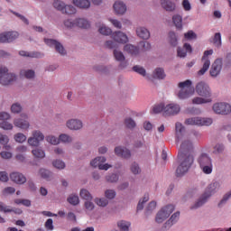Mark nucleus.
<instances>
[{
  "label": "nucleus",
  "mask_w": 231,
  "mask_h": 231,
  "mask_svg": "<svg viewBox=\"0 0 231 231\" xmlns=\"http://www.w3.org/2000/svg\"><path fill=\"white\" fill-rule=\"evenodd\" d=\"M116 15H125L127 12V5L122 0H117L113 5Z\"/></svg>",
  "instance_id": "dca6fc26"
},
{
  "label": "nucleus",
  "mask_w": 231,
  "mask_h": 231,
  "mask_svg": "<svg viewBox=\"0 0 231 231\" xmlns=\"http://www.w3.org/2000/svg\"><path fill=\"white\" fill-rule=\"evenodd\" d=\"M39 174L41 178H42L43 180H46L47 181H50L51 180V171H50L49 170L41 168L39 170Z\"/></svg>",
  "instance_id": "ea45409f"
},
{
  "label": "nucleus",
  "mask_w": 231,
  "mask_h": 231,
  "mask_svg": "<svg viewBox=\"0 0 231 231\" xmlns=\"http://www.w3.org/2000/svg\"><path fill=\"white\" fill-rule=\"evenodd\" d=\"M14 82H17V74L10 72L8 68H0V84L1 86H12Z\"/></svg>",
  "instance_id": "39448f33"
},
{
  "label": "nucleus",
  "mask_w": 231,
  "mask_h": 231,
  "mask_svg": "<svg viewBox=\"0 0 231 231\" xmlns=\"http://www.w3.org/2000/svg\"><path fill=\"white\" fill-rule=\"evenodd\" d=\"M23 112V106L21 105V103H14L11 106V113H13L14 115H19V113Z\"/></svg>",
  "instance_id": "de8ad7c7"
},
{
  "label": "nucleus",
  "mask_w": 231,
  "mask_h": 231,
  "mask_svg": "<svg viewBox=\"0 0 231 231\" xmlns=\"http://www.w3.org/2000/svg\"><path fill=\"white\" fill-rule=\"evenodd\" d=\"M44 134L41 130L32 132V136L28 138L27 143L31 147H39L41 142H44Z\"/></svg>",
  "instance_id": "6e6552de"
},
{
  "label": "nucleus",
  "mask_w": 231,
  "mask_h": 231,
  "mask_svg": "<svg viewBox=\"0 0 231 231\" xmlns=\"http://www.w3.org/2000/svg\"><path fill=\"white\" fill-rule=\"evenodd\" d=\"M180 221V211L175 212L169 220H167L163 226L162 230H169L173 225H176Z\"/></svg>",
  "instance_id": "4be33fe9"
},
{
  "label": "nucleus",
  "mask_w": 231,
  "mask_h": 231,
  "mask_svg": "<svg viewBox=\"0 0 231 231\" xmlns=\"http://www.w3.org/2000/svg\"><path fill=\"white\" fill-rule=\"evenodd\" d=\"M76 26L78 28L88 30V28H91V23L86 18H76Z\"/></svg>",
  "instance_id": "7c9ffc66"
},
{
  "label": "nucleus",
  "mask_w": 231,
  "mask_h": 231,
  "mask_svg": "<svg viewBox=\"0 0 231 231\" xmlns=\"http://www.w3.org/2000/svg\"><path fill=\"white\" fill-rule=\"evenodd\" d=\"M156 209V201H151L145 209L146 216H150Z\"/></svg>",
  "instance_id": "603ef678"
},
{
  "label": "nucleus",
  "mask_w": 231,
  "mask_h": 231,
  "mask_svg": "<svg viewBox=\"0 0 231 231\" xmlns=\"http://www.w3.org/2000/svg\"><path fill=\"white\" fill-rule=\"evenodd\" d=\"M124 51H125V53H128V55H132V57H136L140 55V47L131 43H126L124 46Z\"/></svg>",
  "instance_id": "b1692460"
},
{
  "label": "nucleus",
  "mask_w": 231,
  "mask_h": 231,
  "mask_svg": "<svg viewBox=\"0 0 231 231\" xmlns=\"http://www.w3.org/2000/svg\"><path fill=\"white\" fill-rule=\"evenodd\" d=\"M221 69H223V60L217 59L211 65L209 75L216 79L221 73Z\"/></svg>",
  "instance_id": "2eb2a0df"
},
{
  "label": "nucleus",
  "mask_w": 231,
  "mask_h": 231,
  "mask_svg": "<svg viewBox=\"0 0 231 231\" xmlns=\"http://www.w3.org/2000/svg\"><path fill=\"white\" fill-rule=\"evenodd\" d=\"M105 198H106V199H115V198H116V191L115 189H106Z\"/></svg>",
  "instance_id": "e2e57ef3"
},
{
  "label": "nucleus",
  "mask_w": 231,
  "mask_h": 231,
  "mask_svg": "<svg viewBox=\"0 0 231 231\" xmlns=\"http://www.w3.org/2000/svg\"><path fill=\"white\" fill-rule=\"evenodd\" d=\"M221 189V184L219 181L211 182L206 189L205 192L189 207L190 210H198V208H201L203 205H206L210 198L217 192Z\"/></svg>",
  "instance_id": "f03ea898"
},
{
  "label": "nucleus",
  "mask_w": 231,
  "mask_h": 231,
  "mask_svg": "<svg viewBox=\"0 0 231 231\" xmlns=\"http://www.w3.org/2000/svg\"><path fill=\"white\" fill-rule=\"evenodd\" d=\"M113 55L116 60H117V62H120L118 66L120 69H125V68L129 66V62L125 60V55H124V52H122V51L116 49L113 51Z\"/></svg>",
  "instance_id": "ddd939ff"
},
{
  "label": "nucleus",
  "mask_w": 231,
  "mask_h": 231,
  "mask_svg": "<svg viewBox=\"0 0 231 231\" xmlns=\"http://www.w3.org/2000/svg\"><path fill=\"white\" fill-rule=\"evenodd\" d=\"M14 138L17 143H24L26 142V136L23 133L15 134Z\"/></svg>",
  "instance_id": "bf43d9fd"
},
{
  "label": "nucleus",
  "mask_w": 231,
  "mask_h": 231,
  "mask_svg": "<svg viewBox=\"0 0 231 231\" xmlns=\"http://www.w3.org/2000/svg\"><path fill=\"white\" fill-rule=\"evenodd\" d=\"M135 33L139 39L143 41H149L151 39V31L144 26H137L135 28Z\"/></svg>",
  "instance_id": "a211bd4d"
},
{
  "label": "nucleus",
  "mask_w": 231,
  "mask_h": 231,
  "mask_svg": "<svg viewBox=\"0 0 231 231\" xmlns=\"http://www.w3.org/2000/svg\"><path fill=\"white\" fill-rule=\"evenodd\" d=\"M117 226L121 231H129V228H131V222L127 220H119L117 222Z\"/></svg>",
  "instance_id": "4c0bfd02"
},
{
  "label": "nucleus",
  "mask_w": 231,
  "mask_h": 231,
  "mask_svg": "<svg viewBox=\"0 0 231 231\" xmlns=\"http://www.w3.org/2000/svg\"><path fill=\"white\" fill-rule=\"evenodd\" d=\"M195 91L199 97L204 98H210L212 97V90H210V87L205 81L199 82L195 87Z\"/></svg>",
  "instance_id": "1a4fd4ad"
},
{
  "label": "nucleus",
  "mask_w": 231,
  "mask_h": 231,
  "mask_svg": "<svg viewBox=\"0 0 231 231\" xmlns=\"http://www.w3.org/2000/svg\"><path fill=\"white\" fill-rule=\"evenodd\" d=\"M45 140L48 143L51 145H59L60 144V139L59 137L53 135V134H49L45 137Z\"/></svg>",
  "instance_id": "c03bdc74"
},
{
  "label": "nucleus",
  "mask_w": 231,
  "mask_h": 231,
  "mask_svg": "<svg viewBox=\"0 0 231 231\" xmlns=\"http://www.w3.org/2000/svg\"><path fill=\"white\" fill-rule=\"evenodd\" d=\"M105 180L107 183H118L120 176L116 173H109L105 177Z\"/></svg>",
  "instance_id": "58836bf2"
},
{
  "label": "nucleus",
  "mask_w": 231,
  "mask_h": 231,
  "mask_svg": "<svg viewBox=\"0 0 231 231\" xmlns=\"http://www.w3.org/2000/svg\"><path fill=\"white\" fill-rule=\"evenodd\" d=\"M214 154H223L225 152V144L217 143L214 147Z\"/></svg>",
  "instance_id": "052dcab7"
},
{
  "label": "nucleus",
  "mask_w": 231,
  "mask_h": 231,
  "mask_svg": "<svg viewBox=\"0 0 231 231\" xmlns=\"http://www.w3.org/2000/svg\"><path fill=\"white\" fill-rule=\"evenodd\" d=\"M32 154L38 160H43V158H46V152H44V150L42 148H35L32 150Z\"/></svg>",
  "instance_id": "f704fd0d"
},
{
  "label": "nucleus",
  "mask_w": 231,
  "mask_h": 231,
  "mask_svg": "<svg viewBox=\"0 0 231 231\" xmlns=\"http://www.w3.org/2000/svg\"><path fill=\"white\" fill-rule=\"evenodd\" d=\"M212 109L216 115H230L231 105L225 102L215 103Z\"/></svg>",
  "instance_id": "9d476101"
},
{
  "label": "nucleus",
  "mask_w": 231,
  "mask_h": 231,
  "mask_svg": "<svg viewBox=\"0 0 231 231\" xmlns=\"http://www.w3.org/2000/svg\"><path fill=\"white\" fill-rule=\"evenodd\" d=\"M14 125L23 131H28L30 129V122L23 118H16L14 120Z\"/></svg>",
  "instance_id": "a878e982"
},
{
  "label": "nucleus",
  "mask_w": 231,
  "mask_h": 231,
  "mask_svg": "<svg viewBox=\"0 0 231 231\" xmlns=\"http://www.w3.org/2000/svg\"><path fill=\"white\" fill-rule=\"evenodd\" d=\"M72 4L80 10H89V8H91L90 0H72Z\"/></svg>",
  "instance_id": "bb28decb"
},
{
  "label": "nucleus",
  "mask_w": 231,
  "mask_h": 231,
  "mask_svg": "<svg viewBox=\"0 0 231 231\" xmlns=\"http://www.w3.org/2000/svg\"><path fill=\"white\" fill-rule=\"evenodd\" d=\"M139 46L141 47L143 51H150L152 48L151 42L145 41L140 42Z\"/></svg>",
  "instance_id": "338daca9"
},
{
  "label": "nucleus",
  "mask_w": 231,
  "mask_h": 231,
  "mask_svg": "<svg viewBox=\"0 0 231 231\" xmlns=\"http://www.w3.org/2000/svg\"><path fill=\"white\" fill-rule=\"evenodd\" d=\"M63 14H66L67 15H73L77 14V8H75V6L71 5H65V9Z\"/></svg>",
  "instance_id": "3c124183"
},
{
  "label": "nucleus",
  "mask_w": 231,
  "mask_h": 231,
  "mask_svg": "<svg viewBox=\"0 0 231 231\" xmlns=\"http://www.w3.org/2000/svg\"><path fill=\"white\" fill-rule=\"evenodd\" d=\"M52 5L55 10H58V12H61V14L64 13V9L66 8V4L64 2L60 0H54Z\"/></svg>",
  "instance_id": "37998d69"
},
{
  "label": "nucleus",
  "mask_w": 231,
  "mask_h": 231,
  "mask_svg": "<svg viewBox=\"0 0 231 231\" xmlns=\"http://www.w3.org/2000/svg\"><path fill=\"white\" fill-rule=\"evenodd\" d=\"M19 38V32H4L0 33V43L7 44L10 42H14L16 39Z\"/></svg>",
  "instance_id": "9b49d317"
},
{
  "label": "nucleus",
  "mask_w": 231,
  "mask_h": 231,
  "mask_svg": "<svg viewBox=\"0 0 231 231\" xmlns=\"http://www.w3.org/2000/svg\"><path fill=\"white\" fill-rule=\"evenodd\" d=\"M213 44H214V46H216V48H219L222 45L221 32L215 33L214 38H213Z\"/></svg>",
  "instance_id": "13d9d810"
},
{
  "label": "nucleus",
  "mask_w": 231,
  "mask_h": 231,
  "mask_svg": "<svg viewBox=\"0 0 231 231\" xmlns=\"http://www.w3.org/2000/svg\"><path fill=\"white\" fill-rule=\"evenodd\" d=\"M168 42L172 46V48H176V46H178V34H176L174 31L169 32Z\"/></svg>",
  "instance_id": "2f4dec72"
},
{
  "label": "nucleus",
  "mask_w": 231,
  "mask_h": 231,
  "mask_svg": "<svg viewBox=\"0 0 231 231\" xmlns=\"http://www.w3.org/2000/svg\"><path fill=\"white\" fill-rule=\"evenodd\" d=\"M67 201L68 203H69V205L77 207V205L80 203V199L79 198V195L72 193L69 195V197L67 198Z\"/></svg>",
  "instance_id": "c9c22d12"
},
{
  "label": "nucleus",
  "mask_w": 231,
  "mask_h": 231,
  "mask_svg": "<svg viewBox=\"0 0 231 231\" xmlns=\"http://www.w3.org/2000/svg\"><path fill=\"white\" fill-rule=\"evenodd\" d=\"M172 23L177 30L180 32L183 30V16L180 14H174L172 16Z\"/></svg>",
  "instance_id": "c85d7f7f"
},
{
  "label": "nucleus",
  "mask_w": 231,
  "mask_h": 231,
  "mask_svg": "<svg viewBox=\"0 0 231 231\" xmlns=\"http://www.w3.org/2000/svg\"><path fill=\"white\" fill-rule=\"evenodd\" d=\"M125 125L127 129H134L136 127V122L133 118L127 117L125 119Z\"/></svg>",
  "instance_id": "5fc2aeb1"
},
{
  "label": "nucleus",
  "mask_w": 231,
  "mask_h": 231,
  "mask_svg": "<svg viewBox=\"0 0 231 231\" xmlns=\"http://www.w3.org/2000/svg\"><path fill=\"white\" fill-rule=\"evenodd\" d=\"M105 47L108 50H116V48H118V44L113 40H108L105 42Z\"/></svg>",
  "instance_id": "0e129e2a"
},
{
  "label": "nucleus",
  "mask_w": 231,
  "mask_h": 231,
  "mask_svg": "<svg viewBox=\"0 0 231 231\" xmlns=\"http://www.w3.org/2000/svg\"><path fill=\"white\" fill-rule=\"evenodd\" d=\"M106 162H107V159L105 156H98L90 162V165L94 167V169H97V167L99 168L100 164L106 163Z\"/></svg>",
  "instance_id": "72a5a7b5"
},
{
  "label": "nucleus",
  "mask_w": 231,
  "mask_h": 231,
  "mask_svg": "<svg viewBox=\"0 0 231 231\" xmlns=\"http://www.w3.org/2000/svg\"><path fill=\"white\" fill-rule=\"evenodd\" d=\"M187 53H192V46L189 43H184L182 47H178V57L185 59V57H187Z\"/></svg>",
  "instance_id": "5701e85b"
},
{
  "label": "nucleus",
  "mask_w": 231,
  "mask_h": 231,
  "mask_svg": "<svg viewBox=\"0 0 231 231\" xmlns=\"http://www.w3.org/2000/svg\"><path fill=\"white\" fill-rule=\"evenodd\" d=\"M66 127L70 131H80L84 127V124L80 119H69L66 122Z\"/></svg>",
  "instance_id": "f3484780"
},
{
  "label": "nucleus",
  "mask_w": 231,
  "mask_h": 231,
  "mask_svg": "<svg viewBox=\"0 0 231 231\" xmlns=\"http://www.w3.org/2000/svg\"><path fill=\"white\" fill-rule=\"evenodd\" d=\"M44 42L50 48H54L55 49L60 42L57 41V40L45 38Z\"/></svg>",
  "instance_id": "69168bd1"
},
{
  "label": "nucleus",
  "mask_w": 231,
  "mask_h": 231,
  "mask_svg": "<svg viewBox=\"0 0 231 231\" xmlns=\"http://www.w3.org/2000/svg\"><path fill=\"white\" fill-rule=\"evenodd\" d=\"M192 86V81L187 79L185 81L180 82L178 84L179 91L177 93L178 98L180 100H185L187 98H190L192 95H194V89L190 88Z\"/></svg>",
  "instance_id": "20e7f679"
},
{
  "label": "nucleus",
  "mask_w": 231,
  "mask_h": 231,
  "mask_svg": "<svg viewBox=\"0 0 231 231\" xmlns=\"http://www.w3.org/2000/svg\"><path fill=\"white\" fill-rule=\"evenodd\" d=\"M63 24L65 26V28H76L77 27V19L75 20H71V19H67L63 22Z\"/></svg>",
  "instance_id": "4d7b16f0"
},
{
  "label": "nucleus",
  "mask_w": 231,
  "mask_h": 231,
  "mask_svg": "<svg viewBox=\"0 0 231 231\" xmlns=\"http://www.w3.org/2000/svg\"><path fill=\"white\" fill-rule=\"evenodd\" d=\"M208 68H210V60H206L203 61L202 68L198 71V75L201 76L204 73H207V71H208Z\"/></svg>",
  "instance_id": "09e8293b"
},
{
  "label": "nucleus",
  "mask_w": 231,
  "mask_h": 231,
  "mask_svg": "<svg viewBox=\"0 0 231 231\" xmlns=\"http://www.w3.org/2000/svg\"><path fill=\"white\" fill-rule=\"evenodd\" d=\"M152 112L155 115H158L159 113H163V116H165V105L162 103L155 105L152 108Z\"/></svg>",
  "instance_id": "8fccbe9b"
},
{
  "label": "nucleus",
  "mask_w": 231,
  "mask_h": 231,
  "mask_svg": "<svg viewBox=\"0 0 231 231\" xmlns=\"http://www.w3.org/2000/svg\"><path fill=\"white\" fill-rule=\"evenodd\" d=\"M97 26L98 28V32L99 33H101V35H112L113 34V31L111 30V28L107 27L106 24L104 23H97Z\"/></svg>",
  "instance_id": "473e14b6"
},
{
  "label": "nucleus",
  "mask_w": 231,
  "mask_h": 231,
  "mask_svg": "<svg viewBox=\"0 0 231 231\" xmlns=\"http://www.w3.org/2000/svg\"><path fill=\"white\" fill-rule=\"evenodd\" d=\"M60 143H71L73 142V137L68 134H60L59 135Z\"/></svg>",
  "instance_id": "a19ab883"
},
{
  "label": "nucleus",
  "mask_w": 231,
  "mask_h": 231,
  "mask_svg": "<svg viewBox=\"0 0 231 231\" xmlns=\"http://www.w3.org/2000/svg\"><path fill=\"white\" fill-rule=\"evenodd\" d=\"M152 79H155V80H163L167 75L165 74V70L162 68H156L152 74Z\"/></svg>",
  "instance_id": "c756f323"
},
{
  "label": "nucleus",
  "mask_w": 231,
  "mask_h": 231,
  "mask_svg": "<svg viewBox=\"0 0 231 231\" xmlns=\"http://www.w3.org/2000/svg\"><path fill=\"white\" fill-rule=\"evenodd\" d=\"M0 128L4 131H12L14 129V125L8 121H2L0 123Z\"/></svg>",
  "instance_id": "864d4df0"
},
{
  "label": "nucleus",
  "mask_w": 231,
  "mask_h": 231,
  "mask_svg": "<svg viewBox=\"0 0 231 231\" xmlns=\"http://www.w3.org/2000/svg\"><path fill=\"white\" fill-rule=\"evenodd\" d=\"M111 39L117 42L118 44H127L129 42V37L125 32L122 31H116L112 32Z\"/></svg>",
  "instance_id": "4468645a"
},
{
  "label": "nucleus",
  "mask_w": 231,
  "mask_h": 231,
  "mask_svg": "<svg viewBox=\"0 0 231 231\" xmlns=\"http://www.w3.org/2000/svg\"><path fill=\"white\" fill-rule=\"evenodd\" d=\"M212 102V98L210 97H196L192 99L193 104L200 105V104H210Z\"/></svg>",
  "instance_id": "79ce46f5"
},
{
  "label": "nucleus",
  "mask_w": 231,
  "mask_h": 231,
  "mask_svg": "<svg viewBox=\"0 0 231 231\" xmlns=\"http://www.w3.org/2000/svg\"><path fill=\"white\" fill-rule=\"evenodd\" d=\"M228 199H231V189L226 192L218 202L217 206L219 207V208H221V207H224V205H226V203H228Z\"/></svg>",
  "instance_id": "49530a36"
},
{
  "label": "nucleus",
  "mask_w": 231,
  "mask_h": 231,
  "mask_svg": "<svg viewBox=\"0 0 231 231\" xmlns=\"http://www.w3.org/2000/svg\"><path fill=\"white\" fill-rule=\"evenodd\" d=\"M94 201L97 207L106 208L107 205H109V200H107L106 198H96Z\"/></svg>",
  "instance_id": "a18cd8bd"
},
{
  "label": "nucleus",
  "mask_w": 231,
  "mask_h": 231,
  "mask_svg": "<svg viewBox=\"0 0 231 231\" xmlns=\"http://www.w3.org/2000/svg\"><path fill=\"white\" fill-rule=\"evenodd\" d=\"M133 71H135V73H138L139 75H142V77H145L147 75L146 70L143 69V67L140 65H135L133 67Z\"/></svg>",
  "instance_id": "680f3d73"
},
{
  "label": "nucleus",
  "mask_w": 231,
  "mask_h": 231,
  "mask_svg": "<svg viewBox=\"0 0 231 231\" xmlns=\"http://www.w3.org/2000/svg\"><path fill=\"white\" fill-rule=\"evenodd\" d=\"M10 180L16 185H24L26 182V176L19 171H14L10 174Z\"/></svg>",
  "instance_id": "412c9836"
},
{
  "label": "nucleus",
  "mask_w": 231,
  "mask_h": 231,
  "mask_svg": "<svg viewBox=\"0 0 231 231\" xmlns=\"http://www.w3.org/2000/svg\"><path fill=\"white\" fill-rule=\"evenodd\" d=\"M54 50L57 51V53L60 54L61 57H64L68 54L66 49H64V46L62 45V43H60V42H59L58 45H56V48H54Z\"/></svg>",
  "instance_id": "6e6d98bb"
},
{
  "label": "nucleus",
  "mask_w": 231,
  "mask_h": 231,
  "mask_svg": "<svg viewBox=\"0 0 231 231\" xmlns=\"http://www.w3.org/2000/svg\"><path fill=\"white\" fill-rule=\"evenodd\" d=\"M115 154L120 158H124V160H129L132 156L131 150L124 146H116L115 148Z\"/></svg>",
  "instance_id": "aec40b11"
},
{
  "label": "nucleus",
  "mask_w": 231,
  "mask_h": 231,
  "mask_svg": "<svg viewBox=\"0 0 231 231\" xmlns=\"http://www.w3.org/2000/svg\"><path fill=\"white\" fill-rule=\"evenodd\" d=\"M181 111V106L176 103L165 105L164 116H176Z\"/></svg>",
  "instance_id": "f8f14e48"
},
{
  "label": "nucleus",
  "mask_w": 231,
  "mask_h": 231,
  "mask_svg": "<svg viewBox=\"0 0 231 231\" xmlns=\"http://www.w3.org/2000/svg\"><path fill=\"white\" fill-rule=\"evenodd\" d=\"M213 120L210 117H190L185 120L186 125H198L199 127L212 125Z\"/></svg>",
  "instance_id": "423d86ee"
},
{
  "label": "nucleus",
  "mask_w": 231,
  "mask_h": 231,
  "mask_svg": "<svg viewBox=\"0 0 231 231\" xmlns=\"http://www.w3.org/2000/svg\"><path fill=\"white\" fill-rule=\"evenodd\" d=\"M79 196L81 199H85L86 201H93V195H91L89 190L86 189H80Z\"/></svg>",
  "instance_id": "e433bc0d"
},
{
  "label": "nucleus",
  "mask_w": 231,
  "mask_h": 231,
  "mask_svg": "<svg viewBox=\"0 0 231 231\" xmlns=\"http://www.w3.org/2000/svg\"><path fill=\"white\" fill-rule=\"evenodd\" d=\"M95 71H99L100 73H109V67L104 65H96L94 66Z\"/></svg>",
  "instance_id": "774afa93"
},
{
  "label": "nucleus",
  "mask_w": 231,
  "mask_h": 231,
  "mask_svg": "<svg viewBox=\"0 0 231 231\" xmlns=\"http://www.w3.org/2000/svg\"><path fill=\"white\" fill-rule=\"evenodd\" d=\"M174 212V205H167L159 210L155 216V221L159 224L163 223L165 219L171 216V213Z\"/></svg>",
  "instance_id": "0eeeda50"
},
{
  "label": "nucleus",
  "mask_w": 231,
  "mask_h": 231,
  "mask_svg": "<svg viewBox=\"0 0 231 231\" xmlns=\"http://www.w3.org/2000/svg\"><path fill=\"white\" fill-rule=\"evenodd\" d=\"M19 75L21 79H25L26 80H35L37 78L35 69H20Z\"/></svg>",
  "instance_id": "6ab92c4d"
},
{
  "label": "nucleus",
  "mask_w": 231,
  "mask_h": 231,
  "mask_svg": "<svg viewBox=\"0 0 231 231\" xmlns=\"http://www.w3.org/2000/svg\"><path fill=\"white\" fill-rule=\"evenodd\" d=\"M197 162L200 171L204 174H210L214 171L212 157L208 153L202 152L199 155Z\"/></svg>",
  "instance_id": "7ed1b4c3"
},
{
  "label": "nucleus",
  "mask_w": 231,
  "mask_h": 231,
  "mask_svg": "<svg viewBox=\"0 0 231 231\" xmlns=\"http://www.w3.org/2000/svg\"><path fill=\"white\" fill-rule=\"evenodd\" d=\"M192 142L189 140H184L180 144L178 154L180 164L176 170V176L178 178L185 176V174H187V172H189L190 170V167H192V164L194 163V156L189 153L190 151H192Z\"/></svg>",
  "instance_id": "f257e3e1"
},
{
  "label": "nucleus",
  "mask_w": 231,
  "mask_h": 231,
  "mask_svg": "<svg viewBox=\"0 0 231 231\" xmlns=\"http://www.w3.org/2000/svg\"><path fill=\"white\" fill-rule=\"evenodd\" d=\"M161 6L165 12L172 13L176 12V3L171 0H160Z\"/></svg>",
  "instance_id": "393cba45"
},
{
  "label": "nucleus",
  "mask_w": 231,
  "mask_h": 231,
  "mask_svg": "<svg viewBox=\"0 0 231 231\" xmlns=\"http://www.w3.org/2000/svg\"><path fill=\"white\" fill-rule=\"evenodd\" d=\"M19 55L21 57H29V59H42L44 57V53L41 51H20Z\"/></svg>",
  "instance_id": "cd10ccee"
}]
</instances>
